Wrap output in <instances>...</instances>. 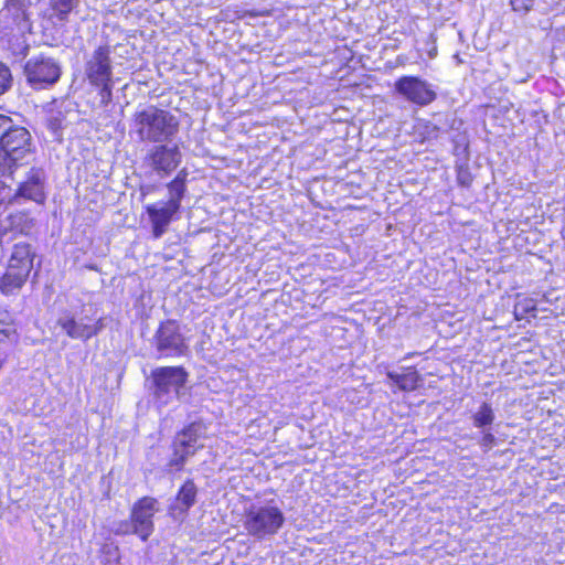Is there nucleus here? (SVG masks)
<instances>
[{"label":"nucleus","instance_id":"nucleus-5","mask_svg":"<svg viewBox=\"0 0 565 565\" xmlns=\"http://www.w3.org/2000/svg\"><path fill=\"white\" fill-rule=\"evenodd\" d=\"M205 435V426L200 422H193L178 433L173 439V457L170 459V467L181 469L186 460L203 448L200 441Z\"/></svg>","mask_w":565,"mask_h":565},{"label":"nucleus","instance_id":"nucleus-17","mask_svg":"<svg viewBox=\"0 0 565 565\" xmlns=\"http://www.w3.org/2000/svg\"><path fill=\"white\" fill-rule=\"evenodd\" d=\"M471 419L473 426L480 430L491 428L495 420V413L492 405L488 402H482L472 413Z\"/></svg>","mask_w":565,"mask_h":565},{"label":"nucleus","instance_id":"nucleus-8","mask_svg":"<svg viewBox=\"0 0 565 565\" xmlns=\"http://www.w3.org/2000/svg\"><path fill=\"white\" fill-rule=\"evenodd\" d=\"M395 93L417 106H427L437 98L433 85L418 76L405 75L394 84Z\"/></svg>","mask_w":565,"mask_h":565},{"label":"nucleus","instance_id":"nucleus-3","mask_svg":"<svg viewBox=\"0 0 565 565\" xmlns=\"http://www.w3.org/2000/svg\"><path fill=\"white\" fill-rule=\"evenodd\" d=\"M110 46L99 45L86 60L85 75L93 86L99 88L100 103L107 105L113 98V67Z\"/></svg>","mask_w":565,"mask_h":565},{"label":"nucleus","instance_id":"nucleus-27","mask_svg":"<svg viewBox=\"0 0 565 565\" xmlns=\"http://www.w3.org/2000/svg\"><path fill=\"white\" fill-rule=\"evenodd\" d=\"M156 504L157 501L154 499L143 497V541H146L149 534V522L147 521V516L152 514Z\"/></svg>","mask_w":565,"mask_h":565},{"label":"nucleus","instance_id":"nucleus-20","mask_svg":"<svg viewBox=\"0 0 565 565\" xmlns=\"http://www.w3.org/2000/svg\"><path fill=\"white\" fill-rule=\"evenodd\" d=\"M131 39L136 40V36L127 38L126 42L115 45L114 54L126 60H135L139 57L141 53L136 47L135 41H131Z\"/></svg>","mask_w":565,"mask_h":565},{"label":"nucleus","instance_id":"nucleus-11","mask_svg":"<svg viewBox=\"0 0 565 565\" xmlns=\"http://www.w3.org/2000/svg\"><path fill=\"white\" fill-rule=\"evenodd\" d=\"M45 173L42 169L32 168L26 179L21 182L13 196L14 200L25 199L38 204H44L46 194L44 191Z\"/></svg>","mask_w":565,"mask_h":565},{"label":"nucleus","instance_id":"nucleus-14","mask_svg":"<svg viewBox=\"0 0 565 565\" xmlns=\"http://www.w3.org/2000/svg\"><path fill=\"white\" fill-rule=\"evenodd\" d=\"M86 319L83 317L77 320L75 316L67 313L57 319V324L71 339L86 342L90 339L89 323L85 322Z\"/></svg>","mask_w":565,"mask_h":565},{"label":"nucleus","instance_id":"nucleus-29","mask_svg":"<svg viewBox=\"0 0 565 565\" xmlns=\"http://www.w3.org/2000/svg\"><path fill=\"white\" fill-rule=\"evenodd\" d=\"M511 7L514 11L526 13L534 4V0H510Z\"/></svg>","mask_w":565,"mask_h":565},{"label":"nucleus","instance_id":"nucleus-10","mask_svg":"<svg viewBox=\"0 0 565 565\" xmlns=\"http://www.w3.org/2000/svg\"><path fill=\"white\" fill-rule=\"evenodd\" d=\"M181 152L177 145L154 146L147 154L146 160L160 179L172 173L181 162Z\"/></svg>","mask_w":565,"mask_h":565},{"label":"nucleus","instance_id":"nucleus-22","mask_svg":"<svg viewBox=\"0 0 565 565\" xmlns=\"http://www.w3.org/2000/svg\"><path fill=\"white\" fill-rule=\"evenodd\" d=\"M167 188L169 191V200L167 201V203H169L170 206H172L173 209L180 210L181 201L184 198V194L186 192V185L179 183V181L178 182L170 181L167 184Z\"/></svg>","mask_w":565,"mask_h":565},{"label":"nucleus","instance_id":"nucleus-30","mask_svg":"<svg viewBox=\"0 0 565 565\" xmlns=\"http://www.w3.org/2000/svg\"><path fill=\"white\" fill-rule=\"evenodd\" d=\"M482 437L480 440V446L484 448L486 450L491 449L495 445V437L493 433L491 431V428H487L484 430H481Z\"/></svg>","mask_w":565,"mask_h":565},{"label":"nucleus","instance_id":"nucleus-13","mask_svg":"<svg viewBox=\"0 0 565 565\" xmlns=\"http://www.w3.org/2000/svg\"><path fill=\"white\" fill-rule=\"evenodd\" d=\"M178 211L179 209H173L169 203L162 201L147 206L154 238H159L166 233L173 215Z\"/></svg>","mask_w":565,"mask_h":565},{"label":"nucleus","instance_id":"nucleus-9","mask_svg":"<svg viewBox=\"0 0 565 565\" xmlns=\"http://www.w3.org/2000/svg\"><path fill=\"white\" fill-rule=\"evenodd\" d=\"M156 348L163 356H181L186 350L185 339L177 321L162 322L154 335Z\"/></svg>","mask_w":565,"mask_h":565},{"label":"nucleus","instance_id":"nucleus-6","mask_svg":"<svg viewBox=\"0 0 565 565\" xmlns=\"http://www.w3.org/2000/svg\"><path fill=\"white\" fill-rule=\"evenodd\" d=\"M188 372L182 366H162L152 371L153 394L161 404H167L188 381Z\"/></svg>","mask_w":565,"mask_h":565},{"label":"nucleus","instance_id":"nucleus-4","mask_svg":"<svg viewBox=\"0 0 565 565\" xmlns=\"http://www.w3.org/2000/svg\"><path fill=\"white\" fill-rule=\"evenodd\" d=\"M285 520L284 512L276 505H252L246 512L244 527L250 536L265 540L276 535Z\"/></svg>","mask_w":565,"mask_h":565},{"label":"nucleus","instance_id":"nucleus-25","mask_svg":"<svg viewBox=\"0 0 565 565\" xmlns=\"http://www.w3.org/2000/svg\"><path fill=\"white\" fill-rule=\"evenodd\" d=\"M131 523L126 525L125 532L131 531L138 534L141 526V499H138L132 507Z\"/></svg>","mask_w":565,"mask_h":565},{"label":"nucleus","instance_id":"nucleus-16","mask_svg":"<svg viewBox=\"0 0 565 565\" xmlns=\"http://www.w3.org/2000/svg\"><path fill=\"white\" fill-rule=\"evenodd\" d=\"M29 277L21 273L6 268V271L0 276V292L4 296H17Z\"/></svg>","mask_w":565,"mask_h":565},{"label":"nucleus","instance_id":"nucleus-34","mask_svg":"<svg viewBox=\"0 0 565 565\" xmlns=\"http://www.w3.org/2000/svg\"><path fill=\"white\" fill-rule=\"evenodd\" d=\"M186 178H188V171H186V169H182L178 172V174L175 175V178L172 181H174V182L179 181V183L186 185Z\"/></svg>","mask_w":565,"mask_h":565},{"label":"nucleus","instance_id":"nucleus-12","mask_svg":"<svg viewBox=\"0 0 565 565\" xmlns=\"http://www.w3.org/2000/svg\"><path fill=\"white\" fill-rule=\"evenodd\" d=\"M36 257L35 248L26 243L19 242L13 245L7 267L30 277Z\"/></svg>","mask_w":565,"mask_h":565},{"label":"nucleus","instance_id":"nucleus-24","mask_svg":"<svg viewBox=\"0 0 565 565\" xmlns=\"http://www.w3.org/2000/svg\"><path fill=\"white\" fill-rule=\"evenodd\" d=\"M50 3L57 18L64 21L77 6L78 0H50Z\"/></svg>","mask_w":565,"mask_h":565},{"label":"nucleus","instance_id":"nucleus-7","mask_svg":"<svg viewBox=\"0 0 565 565\" xmlns=\"http://www.w3.org/2000/svg\"><path fill=\"white\" fill-rule=\"evenodd\" d=\"M148 126V138L154 142L169 141L179 130L177 117L167 110L149 107L143 110V125Z\"/></svg>","mask_w":565,"mask_h":565},{"label":"nucleus","instance_id":"nucleus-31","mask_svg":"<svg viewBox=\"0 0 565 565\" xmlns=\"http://www.w3.org/2000/svg\"><path fill=\"white\" fill-rule=\"evenodd\" d=\"M105 328L104 319L99 318L94 324L89 323L90 338L99 334Z\"/></svg>","mask_w":565,"mask_h":565},{"label":"nucleus","instance_id":"nucleus-33","mask_svg":"<svg viewBox=\"0 0 565 565\" xmlns=\"http://www.w3.org/2000/svg\"><path fill=\"white\" fill-rule=\"evenodd\" d=\"M4 188V183L0 181V216L4 214L7 211L8 203L6 201V198L2 195V190Z\"/></svg>","mask_w":565,"mask_h":565},{"label":"nucleus","instance_id":"nucleus-2","mask_svg":"<svg viewBox=\"0 0 565 565\" xmlns=\"http://www.w3.org/2000/svg\"><path fill=\"white\" fill-rule=\"evenodd\" d=\"M62 74L60 60L45 53L31 56L23 65L25 82L34 90L52 88L58 83Z\"/></svg>","mask_w":565,"mask_h":565},{"label":"nucleus","instance_id":"nucleus-18","mask_svg":"<svg viewBox=\"0 0 565 565\" xmlns=\"http://www.w3.org/2000/svg\"><path fill=\"white\" fill-rule=\"evenodd\" d=\"M196 493L198 488L191 479L186 480L179 489L177 494V503L183 513L188 512V510L194 505Z\"/></svg>","mask_w":565,"mask_h":565},{"label":"nucleus","instance_id":"nucleus-36","mask_svg":"<svg viewBox=\"0 0 565 565\" xmlns=\"http://www.w3.org/2000/svg\"><path fill=\"white\" fill-rule=\"evenodd\" d=\"M135 121H136V130L135 131L141 138V126L138 127V125H141V113H136Z\"/></svg>","mask_w":565,"mask_h":565},{"label":"nucleus","instance_id":"nucleus-26","mask_svg":"<svg viewBox=\"0 0 565 565\" xmlns=\"http://www.w3.org/2000/svg\"><path fill=\"white\" fill-rule=\"evenodd\" d=\"M12 81L11 70L4 63L0 62V96L11 88Z\"/></svg>","mask_w":565,"mask_h":565},{"label":"nucleus","instance_id":"nucleus-32","mask_svg":"<svg viewBox=\"0 0 565 565\" xmlns=\"http://www.w3.org/2000/svg\"><path fill=\"white\" fill-rule=\"evenodd\" d=\"M11 332L12 329L0 321V342L7 340L10 337Z\"/></svg>","mask_w":565,"mask_h":565},{"label":"nucleus","instance_id":"nucleus-23","mask_svg":"<svg viewBox=\"0 0 565 565\" xmlns=\"http://www.w3.org/2000/svg\"><path fill=\"white\" fill-rule=\"evenodd\" d=\"M398 388L404 392H412L419 387L423 382L422 375L415 369H408V372L402 374Z\"/></svg>","mask_w":565,"mask_h":565},{"label":"nucleus","instance_id":"nucleus-21","mask_svg":"<svg viewBox=\"0 0 565 565\" xmlns=\"http://www.w3.org/2000/svg\"><path fill=\"white\" fill-rule=\"evenodd\" d=\"M66 126L65 116L61 110L52 113L46 118V128L52 132L55 139L62 140V131Z\"/></svg>","mask_w":565,"mask_h":565},{"label":"nucleus","instance_id":"nucleus-28","mask_svg":"<svg viewBox=\"0 0 565 565\" xmlns=\"http://www.w3.org/2000/svg\"><path fill=\"white\" fill-rule=\"evenodd\" d=\"M473 181V177L468 166H459L457 168V182L460 186L469 188Z\"/></svg>","mask_w":565,"mask_h":565},{"label":"nucleus","instance_id":"nucleus-19","mask_svg":"<svg viewBox=\"0 0 565 565\" xmlns=\"http://www.w3.org/2000/svg\"><path fill=\"white\" fill-rule=\"evenodd\" d=\"M513 313L515 320L520 321L524 319L527 315L532 317H536V301L533 298L523 297L521 295L516 296V301L514 305Z\"/></svg>","mask_w":565,"mask_h":565},{"label":"nucleus","instance_id":"nucleus-1","mask_svg":"<svg viewBox=\"0 0 565 565\" xmlns=\"http://www.w3.org/2000/svg\"><path fill=\"white\" fill-rule=\"evenodd\" d=\"M34 153L31 132L13 120L0 141V174L11 175L17 167L29 163Z\"/></svg>","mask_w":565,"mask_h":565},{"label":"nucleus","instance_id":"nucleus-35","mask_svg":"<svg viewBox=\"0 0 565 565\" xmlns=\"http://www.w3.org/2000/svg\"><path fill=\"white\" fill-rule=\"evenodd\" d=\"M386 376L398 387L401 384L402 374H398L393 371H387Z\"/></svg>","mask_w":565,"mask_h":565},{"label":"nucleus","instance_id":"nucleus-15","mask_svg":"<svg viewBox=\"0 0 565 565\" xmlns=\"http://www.w3.org/2000/svg\"><path fill=\"white\" fill-rule=\"evenodd\" d=\"M30 0H7L6 10L20 30L30 29Z\"/></svg>","mask_w":565,"mask_h":565}]
</instances>
